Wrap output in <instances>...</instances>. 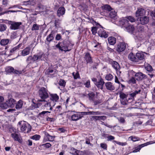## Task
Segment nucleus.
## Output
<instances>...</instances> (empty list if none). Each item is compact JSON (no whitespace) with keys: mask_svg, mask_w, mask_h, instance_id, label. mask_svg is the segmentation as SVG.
<instances>
[{"mask_svg":"<svg viewBox=\"0 0 155 155\" xmlns=\"http://www.w3.org/2000/svg\"><path fill=\"white\" fill-rule=\"evenodd\" d=\"M140 89L135 91L129 93L125 94L121 92L120 94L121 104L124 105L127 104L128 103H131L134 101V97L136 95L140 93Z\"/></svg>","mask_w":155,"mask_h":155,"instance_id":"obj_1","label":"nucleus"},{"mask_svg":"<svg viewBox=\"0 0 155 155\" xmlns=\"http://www.w3.org/2000/svg\"><path fill=\"white\" fill-rule=\"evenodd\" d=\"M74 45V43L72 41L68 38L67 40H65L62 42L58 43L55 46L61 51L66 52L70 51Z\"/></svg>","mask_w":155,"mask_h":155,"instance_id":"obj_2","label":"nucleus"},{"mask_svg":"<svg viewBox=\"0 0 155 155\" xmlns=\"http://www.w3.org/2000/svg\"><path fill=\"white\" fill-rule=\"evenodd\" d=\"M46 58V56L43 53L40 52L33 56H28L26 59V62L28 63L32 64L40 61H45Z\"/></svg>","mask_w":155,"mask_h":155,"instance_id":"obj_3","label":"nucleus"},{"mask_svg":"<svg viewBox=\"0 0 155 155\" xmlns=\"http://www.w3.org/2000/svg\"><path fill=\"white\" fill-rule=\"evenodd\" d=\"M18 126L20 128V130L22 132L28 133L31 130V125L27 122L24 121L19 122Z\"/></svg>","mask_w":155,"mask_h":155,"instance_id":"obj_4","label":"nucleus"},{"mask_svg":"<svg viewBox=\"0 0 155 155\" xmlns=\"http://www.w3.org/2000/svg\"><path fill=\"white\" fill-rule=\"evenodd\" d=\"M89 99L92 101L95 105H97L102 102V100L100 99L97 94H95L93 92L89 93L88 94Z\"/></svg>","mask_w":155,"mask_h":155,"instance_id":"obj_5","label":"nucleus"},{"mask_svg":"<svg viewBox=\"0 0 155 155\" xmlns=\"http://www.w3.org/2000/svg\"><path fill=\"white\" fill-rule=\"evenodd\" d=\"M38 95L42 100L40 101H45V100L48 97L47 90L44 87H42L39 89Z\"/></svg>","mask_w":155,"mask_h":155,"instance_id":"obj_6","label":"nucleus"},{"mask_svg":"<svg viewBox=\"0 0 155 155\" xmlns=\"http://www.w3.org/2000/svg\"><path fill=\"white\" fill-rule=\"evenodd\" d=\"M82 112H75L74 111H71V114H72L71 117L72 120L77 121L81 119L83 117L84 114Z\"/></svg>","mask_w":155,"mask_h":155,"instance_id":"obj_7","label":"nucleus"},{"mask_svg":"<svg viewBox=\"0 0 155 155\" xmlns=\"http://www.w3.org/2000/svg\"><path fill=\"white\" fill-rule=\"evenodd\" d=\"M15 104V101L13 98H10L7 100L5 103L4 104L3 108L6 109L8 107H13Z\"/></svg>","mask_w":155,"mask_h":155,"instance_id":"obj_8","label":"nucleus"},{"mask_svg":"<svg viewBox=\"0 0 155 155\" xmlns=\"http://www.w3.org/2000/svg\"><path fill=\"white\" fill-rule=\"evenodd\" d=\"M127 45L124 42H120L117 45L116 50L119 53L121 52L125 49Z\"/></svg>","mask_w":155,"mask_h":155,"instance_id":"obj_9","label":"nucleus"},{"mask_svg":"<svg viewBox=\"0 0 155 155\" xmlns=\"http://www.w3.org/2000/svg\"><path fill=\"white\" fill-rule=\"evenodd\" d=\"M55 104V103H54L53 101H46V103L44 105L45 109L47 110H51Z\"/></svg>","mask_w":155,"mask_h":155,"instance_id":"obj_10","label":"nucleus"},{"mask_svg":"<svg viewBox=\"0 0 155 155\" xmlns=\"http://www.w3.org/2000/svg\"><path fill=\"white\" fill-rule=\"evenodd\" d=\"M11 136L15 141H17L20 143H22V140L21 136L17 132L12 133Z\"/></svg>","mask_w":155,"mask_h":155,"instance_id":"obj_11","label":"nucleus"},{"mask_svg":"<svg viewBox=\"0 0 155 155\" xmlns=\"http://www.w3.org/2000/svg\"><path fill=\"white\" fill-rule=\"evenodd\" d=\"M117 25L122 27L125 28L128 25L129 21L126 18L120 19L117 23Z\"/></svg>","mask_w":155,"mask_h":155,"instance_id":"obj_12","label":"nucleus"},{"mask_svg":"<svg viewBox=\"0 0 155 155\" xmlns=\"http://www.w3.org/2000/svg\"><path fill=\"white\" fill-rule=\"evenodd\" d=\"M10 25V28L12 30H16L19 28L20 25L21 24L20 22H15L10 21L9 23Z\"/></svg>","mask_w":155,"mask_h":155,"instance_id":"obj_13","label":"nucleus"},{"mask_svg":"<svg viewBox=\"0 0 155 155\" xmlns=\"http://www.w3.org/2000/svg\"><path fill=\"white\" fill-rule=\"evenodd\" d=\"M147 55V53L143 52H138L136 53V56L137 57V59H138V62L139 60H143L145 59Z\"/></svg>","mask_w":155,"mask_h":155,"instance_id":"obj_14","label":"nucleus"},{"mask_svg":"<svg viewBox=\"0 0 155 155\" xmlns=\"http://www.w3.org/2000/svg\"><path fill=\"white\" fill-rule=\"evenodd\" d=\"M137 20L139 21L141 24L144 25L148 23L149 21V17L146 16H142L137 18Z\"/></svg>","mask_w":155,"mask_h":155,"instance_id":"obj_15","label":"nucleus"},{"mask_svg":"<svg viewBox=\"0 0 155 155\" xmlns=\"http://www.w3.org/2000/svg\"><path fill=\"white\" fill-rule=\"evenodd\" d=\"M145 13V10L143 8H137L136 12L135 15L136 17H138L143 15Z\"/></svg>","mask_w":155,"mask_h":155,"instance_id":"obj_16","label":"nucleus"},{"mask_svg":"<svg viewBox=\"0 0 155 155\" xmlns=\"http://www.w3.org/2000/svg\"><path fill=\"white\" fill-rule=\"evenodd\" d=\"M98 34L101 37L104 38H107L108 36L107 33L102 28L98 31Z\"/></svg>","mask_w":155,"mask_h":155,"instance_id":"obj_17","label":"nucleus"},{"mask_svg":"<svg viewBox=\"0 0 155 155\" xmlns=\"http://www.w3.org/2000/svg\"><path fill=\"white\" fill-rule=\"evenodd\" d=\"M151 144V142H149L143 144H142L136 147L133 151V153H136L139 151L142 147L147 146Z\"/></svg>","mask_w":155,"mask_h":155,"instance_id":"obj_18","label":"nucleus"},{"mask_svg":"<svg viewBox=\"0 0 155 155\" xmlns=\"http://www.w3.org/2000/svg\"><path fill=\"white\" fill-rule=\"evenodd\" d=\"M84 58L87 64H91L92 63V58L89 53L87 52L85 54Z\"/></svg>","mask_w":155,"mask_h":155,"instance_id":"obj_19","label":"nucleus"},{"mask_svg":"<svg viewBox=\"0 0 155 155\" xmlns=\"http://www.w3.org/2000/svg\"><path fill=\"white\" fill-rule=\"evenodd\" d=\"M145 77L146 75L140 72L137 73L135 75V78L137 81H141Z\"/></svg>","mask_w":155,"mask_h":155,"instance_id":"obj_20","label":"nucleus"},{"mask_svg":"<svg viewBox=\"0 0 155 155\" xmlns=\"http://www.w3.org/2000/svg\"><path fill=\"white\" fill-rule=\"evenodd\" d=\"M136 38L139 40L143 42L147 41L148 37H144V35L140 33H139L136 36Z\"/></svg>","mask_w":155,"mask_h":155,"instance_id":"obj_21","label":"nucleus"},{"mask_svg":"<svg viewBox=\"0 0 155 155\" xmlns=\"http://www.w3.org/2000/svg\"><path fill=\"white\" fill-rule=\"evenodd\" d=\"M104 84L103 79L101 78L96 83L95 85L99 89L102 90L103 89V86Z\"/></svg>","mask_w":155,"mask_h":155,"instance_id":"obj_22","label":"nucleus"},{"mask_svg":"<svg viewBox=\"0 0 155 155\" xmlns=\"http://www.w3.org/2000/svg\"><path fill=\"white\" fill-rule=\"evenodd\" d=\"M65 11V9L63 7H60L57 11V15L59 17L63 16L64 14Z\"/></svg>","mask_w":155,"mask_h":155,"instance_id":"obj_23","label":"nucleus"},{"mask_svg":"<svg viewBox=\"0 0 155 155\" xmlns=\"http://www.w3.org/2000/svg\"><path fill=\"white\" fill-rule=\"evenodd\" d=\"M128 59L131 61L135 62H138V59L136 54H134L133 53H130L128 55Z\"/></svg>","mask_w":155,"mask_h":155,"instance_id":"obj_24","label":"nucleus"},{"mask_svg":"<svg viewBox=\"0 0 155 155\" xmlns=\"http://www.w3.org/2000/svg\"><path fill=\"white\" fill-rule=\"evenodd\" d=\"M54 137L50 135L48 133L45 134V137L43 141L46 142L48 141H52L54 140Z\"/></svg>","mask_w":155,"mask_h":155,"instance_id":"obj_25","label":"nucleus"},{"mask_svg":"<svg viewBox=\"0 0 155 155\" xmlns=\"http://www.w3.org/2000/svg\"><path fill=\"white\" fill-rule=\"evenodd\" d=\"M59 99V96L56 94H52L50 95V101H53L54 103L57 102Z\"/></svg>","mask_w":155,"mask_h":155,"instance_id":"obj_26","label":"nucleus"},{"mask_svg":"<svg viewBox=\"0 0 155 155\" xmlns=\"http://www.w3.org/2000/svg\"><path fill=\"white\" fill-rule=\"evenodd\" d=\"M112 66L113 68L116 70L117 74H118L119 72L120 74V73L121 72L120 71H119L120 68V67L117 62L115 61H113L112 62Z\"/></svg>","mask_w":155,"mask_h":155,"instance_id":"obj_27","label":"nucleus"},{"mask_svg":"<svg viewBox=\"0 0 155 155\" xmlns=\"http://www.w3.org/2000/svg\"><path fill=\"white\" fill-rule=\"evenodd\" d=\"M31 48L29 47H27L22 51L21 55L22 56H25L28 55L30 53Z\"/></svg>","mask_w":155,"mask_h":155,"instance_id":"obj_28","label":"nucleus"},{"mask_svg":"<svg viewBox=\"0 0 155 155\" xmlns=\"http://www.w3.org/2000/svg\"><path fill=\"white\" fill-rule=\"evenodd\" d=\"M124 29L129 32L132 33L134 31L135 28L133 25H130L129 24L128 25L126 26Z\"/></svg>","mask_w":155,"mask_h":155,"instance_id":"obj_29","label":"nucleus"},{"mask_svg":"<svg viewBox=\"0 0 155 155\" xmlns=\"http://www.w3.org/2000/svg\"><path fill=\"white\" fill-rule=\"evenodd\" d=\"M105 86L107 89L109 90L112 91L114 89V87L111 82H107L105 83Z\"/></svg>","mask_w":155,"mask_h":155,"instance_id":"obj_30","label":"nucleus"},{"mask_svg":"<svg viewBox=\"0 0 155 155\" xmlns=\"http://www.w3.org/2000/svg\"><path fill=\"white\" fill-rule=\"evenodd\" d=\"M116 39L113 37H110L108 38V43L111 45H114L116 43Z\"/></svg>","mask_w":155,"mask_h":155,"instance_id":"obj_31","label":"nucleus"},{"mask_svg":"<svg viewBox=\"0 0 155 155\" xmlns=\"http://www.w3.org/2000/svg\"><path fill=\"white\" fill-rule=\"evenodd\" d=\"M84 115H100L101 113L98 111H88L83 112Z\"/></svg>","mask_w":155,"mask_h":155,"instance_id":"obj_32","label":"nucleus"},{"mask_svg":"<svg viewBox=\"0 0 155 155\" xmlns=\"http://www.w3.org/2000/svg\"><path fill=\"white\" fill-rule=\"evenodd\" d=\"M53 34V31H52L50 34L47 36L46 38V40L47 41L50 42L53 40L54 38Z\"/></svg>","mask_w":155,"mask_h":155,"instance_id":"obj_33","label":"nucleus"},{"mask_svg":"<svg viewBox=\"0 0 155 155\" xmlns=\"http://www.w3.org/2000/svg\"><path fill=\"white\" fill-rule=\"evenodd\" d=\"M134 77H132L130 78L128 81V83L131 85L136 84V80Z\"/></svg>","mask_w":155,"mask_h":155,"instance_id":"obj_34","label":"nucleus"},{"mask_svg":"<svg viewBox=\"0 0 155 155\" xmlns=\"http://www.w3.org/2000/svg\"><path fill=\"white\" fill-rule=\"evenodd\" d=\"M9 41V40L8 39H4L1 40L0 44L2 45H7Z\"/></svg>","mask_w":155,"mask_h":155,"instance_id":"obj_35","label":"nucleus"},{"mask_svg":"<svg viewBox=\"0 0 155 155\" xmlns=\"http://www.w3.org/2000/svg\"><path fill=\"white\" fill-rule=\"evenodd\" d=\"M50 113L51 112L48 111H42L38 114V117H40L43 118L46 114H47L48 113Z\"/></svg>","mask_w":155,"mask_h":155,"instance_id":"obj_36","label":"nucleus"},{"mask_svg":"<svg viewBox=\"0 0 155 155\" xmlns=\"http://www.w3.org/2000/svg\"><path fill=\"white\" fill-rule=\"evenodd\" d=\"M21 46V45L19 44L11 50L10 51V52L11 53V55L13 53L15 52L18 51L19 49V48Z\"/></svg>","mask_w":155,"mask_h":155,"instance_id":"obj_37","label":"nucleus"},{"mask_svg":"<svg viewBox=\"0 0 155 155\" xmlns=\"http://www.w3.org/2000/svg\"><path fill=\"white\" fill-rule=\"evenodd\" d=\"M113 78V76L110 74H108L106 75L105 79L107 81H111Z\"/></svg>","mask_w":155,"mask_h":155,"instance_id":"obj_38","label":"nucleus"},{"mask_svg":"<svg viewBox=\"0 0 155 155\" xmlns=\"http://www.w3.org/2000/svg\"><path fill=\"white\" fill-rule=\"evenodd\" d=\"M22 105L23 101L21 100H20L16 104V108L17 109H20L22 107Z\"/></svg>","mask_w":155,"mask_h":155,"instance_id":"obj_39","label":"nucleus"},{"mask_svg":"<svg viewBox=\"0 0 155 155\" xmlns=\"http://www.w3.org/2000/svg\"><path fill=\"white\" fill-rule=\"evenodd\" d=\"M109 13V16L111 18H114L116 15V12L114 10H112Z\"/></svg>","mask_w":155,"mask_h":155,"instance_id":"obj_40","label":"nucleus"},{"mask_svg":"<svg viewBox=\"0 0 155 155\" xmlns=\"http://www.w3.org/2000/svg\"><path fill=\"white\" fill-rule=\"evenodd\" d=\"M14 70V68L12 67L9 66L6 68L5 71L7 73H9L13 72Z\"/></svg>","mask_w":155,"mask_h":155,"instance_id":"obj_41","label":"nucleus"},{"mask_svg":"<svg viewBox=\"0 0 155 155\" xmlns=\"http://www.w3.org/2000/svg\"><path fill=\"white\" fill-rule=\"evenodd\" d=\"M40 25L35 24L33 25L31 28V30L32 31L38 30L39 29V28Z\"/></svg>","mask_w":155,"mask_h":155,"instance_id":"obj_42","label":"nucleus"},{"mask_svg":"<svg viewBox=\"0 0 155 155\" xmlns=\"http://www.w3.org/2000/svg\"><path fill=\"white\" fill-rule=\"evenodd\" d=\"M145 68L146 70L148 71H151L153 70L152 67L149 64L145 65Z\"/></svg>","mask_w":155,"mask_h":155,"instance_id":"obj_43","label":"nucleus"},{"mask_svg":"<svg viewBox=\"0 0 155 155\" xmlns=\"http://www.w3.org/2000/svg\"><path fill=\"white\" fill-rule=\"evenodd\" d=\"M66 82L64 80L62 79H61L59 80L58 84L60 86L64 87L66 85Z\"/></svg>","mask_w":155,"mask_h":155,"instance_id":"obj_44","label":"nucleus"},{"mask_svg":"<svg viewBox=\"0 0 155 155\" xmlns=\"http://www.w3.org/2000/svg\"><path fill=\"white\" fill-rule=\"evenodd\" d=\"M41 137V136L39 135L35 134L31 136V139H32L35 140H39Z\"/></svg>","mask_w":155,"mask_h":155,"instance_id":"obj_45","label":"nucleus"},{"mask_svg":"<svg viewBox=\"0 0 155 155\" xmlns=\"http://www.w3.org/2000/svg\"><path fill=\"white\" fill-rule=\"evenodd\" d=\"M103 9L106 10V11H108V12L111 11V8L110 6L108 5H104L103 7Z\"/></svg>","mask_w":155,"mask_h":155,"instance_id":"obj_46","label":"nucleus"},{"mask_svg":"<svg viewBox=\"0 0 155 155\" xmlns=\"http://www.w3.org/2000/svg\"><path fill=\"white\" fill-rule=\"evenodd\" d=\"M7 28L5 25L4 24H0V31H5Z\"/></svg>","mask_w":155,"mask_h":155,"instance_id":"obj_47","label":"nucleus"},{"mask_svg":"<svg viewBox=\"0 0 155 155\" xmlns=\"http://www.w3.org/2000/svg\"><path fill=\"white\" fill-rule=\"evenodd\" d=\"M129 138H130L134 142L140 140V138L136 136H131L129 137Z\"/></svg>","mask_w":155,"mask_h":155,"instance_id":"obj_48","label":"nucleus"},{"mask_svg":"<svg viewBox=\"0 0 155 155\" xmlns=\"http://www.w3.org/2000/svg\"><path fill=\"white\" fill-rule=\"evenodd\" d=\"M77 150L74 148H71L70 150V153L72 154L76 155L77 154Z\"/></svg>","mask_w":155,"mask_h":155,"instance_id":"obj_49","label":"nucleus"},{"mask_svg":"<svg viewBox=\"0 0 155 155\" xmlns=\"http://www.w3.org/2000/svg\"><path fill=\"white\" fill-rule=\"evenodd\" d=\"M125 18L127 19L128 21H129L131 22H134L135 21V18L133 17L130 16L127 17Z\"/></svg>","mask_w":155,"mask_h":155,"instance_id":"obj_50","label":"nucleus"},{"mask_svg":"<svg viewBox=\"0 0 155 155\" xmlns=\"http://www.w3.org/2000/svg\"><path fill=\"white\" fill-rule=\"evenodd\" d=\"M97 27H93L91 28V31L93 35H95L97 33Z\"/></svg>","mask_w":155,"mask_h":155,"instance_id":"obj_51","label":"nucleus"},{"mask_svg":"<svg viewBox=\"0 0 155 155\" xmlns=\"http://www.w3.org/2000/svg\"><path fill=\"white\" fill-rule=\"evenodd\" d=\"M72 74L74 79H77L80 77L79 74L78 72L76 73L74 72L72 73Z\"/></svg>","mask_w":155,"mask_h":155,"instance_id":"obj_52","label":"nucleus"},{"mask_svg":"<svg viewBox=\"0 0 155 155\" xmlns=\"http://www.w3.org/2000/svg\"><path fill=\"white\" fill-rule=\"evenodd\" d=\"M100 147L104 150H107V144L104 143H102L100 144Z\"/></svg>","mask_w":155,"mask_h":155,"instance_id":"obj_53","label":"nucleus"},{"mask_svg":"<svg viewBox=\"0 0 155 155\" xmlns=\"http://www.w3.org/2000/svg\"><path fill=\"white\" fill-rule=\"evenodd\" d=\"M136 73L133 71L132 70H130L128 71V74H129V76H135L136 74Z\"/></svg>","mask_w":155,"mask_h":155,"instance_id":"obj_54","label":"nucleus"},{"mask_svg":"<svg viewBox=\"0 0 155 155\" xmlns=\"http://www.w3.org/2000/svg\"><path fill=\"white\" fill-rule=\"evenodd\" d=\"M51 144L49 143H47L42 144V146L47 148H48L51 146Z\"/></svg>","mask_w":155,"mask_h":155,"instance_id":"obj_55","label":"nucleus"},{"mask_svg":"<svg viewBox=\"0 0 155 155\" xmlns=\"http://www.w3.org/2000/svg\"><path fill=\"white\" fill-rule=\"evenodd\" d=\"M4 97L2 96H0V107L3 108L4 104L2 103V102L4 101Z\"/></svg>","mask_w":155,"mask_h":155,"instance_id":"obj_56","label":"nucleus"},{"mask_svg":"<svg viewBox=\"0 0 155 155\" xmlns=\"http://www.w3.org/2000/svg\"><path fill=\"white\" fill-rule=\"evenodd\" d=\"M54 71L53 69H51L50 68H48L47 70L46 73L47 74H49L50 73H52Z\"/></svg>","mask_w":155,"mask_h":155,"instance_id":"obj_57","label":"nucleus"},{"mask_svg":"<svg viewBox=\"0 0 155 155\" xmlns=\"http://www.w3.org/2000/svg\"><path fill=\"white\" fill-rule=\"evenodd\" d=\"M119 122L122 124H124L125 122V120L124 118L122 117H120L118 118Z\"/></svg>","mask_w":155,"mask_h":155,"instance_id":"obj_58","label":"nucleus"},{"mask_svg":"<svg viewBox=\"0 0 155 155\" xmlns=\"http://www.w3.org/2000/svg\"><path fill=\"white\" fill-rule=\"evenodd\" d=\"M60 20H56L55 21V26L56 27L58 28L59 27L60 24Z\"/></svg>","mask_w":155,"mask_h":155,"instance_id":"obj_59","label":"nucleus"},{"mask_svg":"<svg viewBox=\"0 0 155 155\" xmlns=\"http://www.w3.org/2000/svg\"><path fill=\"white\" fill-rule=\"evenodd\" d=\"M119 84V89L120 91H123L125 87V86L120 83Z\"/></svg>","mask_w":155,"mask_h":155,"instance_id":"obj_60","label":"nucleus"},{"mask_svg":"<svg viewBox=\"0 0 155 155\" xmlns=\"http://www.w3.org/2000/svg\"><path fill=\"white\" fill-rule=\"evenodd\" d=\"M101 43H97V44L96 45H95L93 46L94 47V48H97V49H96V50H97L98 49H100L101 48Z\"/></svg>","mask_w":155,"mask_h":155,"instance_id":"obj_61","label":"nucleus"},{"mask_svg":"<svg viewBox=\"0 0 155 155\" xmlns=\"http://www.w3.org/2000/svg\"><path fill=\"white\" fill-rule=\"evenodd\" d=\"M9 131L11 134L13 133L17 132L16 129L14 127L10 128L9 129Z\"/></svg>","mask_w":155,"mask_h":155,"instance_id":"obj_62","label":"nucleus"},{"mask_svg":"<svg viewBox=\"0 0 155 155\" xmlns=\"http://www.w3.org/2000/svg\"><path fill=\"white\" fill-rule=\"evenodd\" d=\"M88 19L89 20L88 22H91L93 25H97L98 23H97L95 21H94L93 19L89 18Z\"/></svg>","mask_w":155,"mask_h":155,"instance_id":"obj_63","label":"nucleus"},{"mask_svg":"<svg viewBox=\"0 0 155 155\" xmlns=\"http://www.w3.org/2000/svg\"><path fill=\"white\" fill-rule=\"evenodd\" d=\"M150 15L155 20V10L152 11L150 12Z\"/></svg>","mask_w":155,"mask_h":155,"instance_id":"obj_64","label":"nucleus"}]
</instances>
